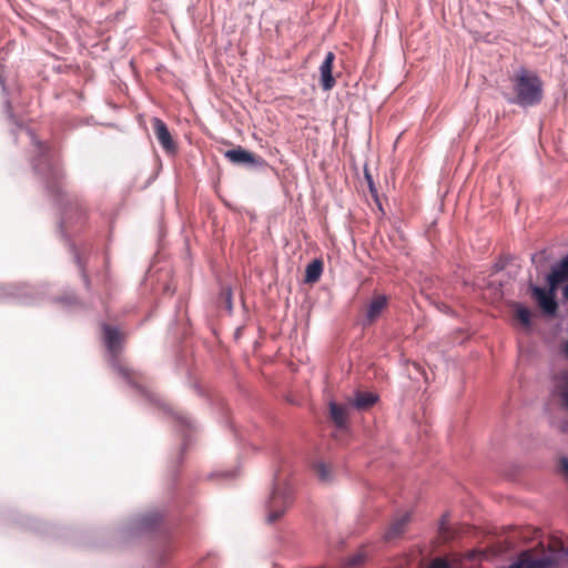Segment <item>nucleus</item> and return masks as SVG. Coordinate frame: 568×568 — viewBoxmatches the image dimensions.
I'll return each instance as SVG.
<instances>
[{"label": "nucleus", "mask_w": 568, "mask_h": 568, "mask_svg": "<svg viewBox=\"0 0 568 568\" xmlns=\"http://www.w3.org/2000/svg\"><path fill=\"white\" fill-rule=\"evenodd\" d=\"M551 270L559 275L564 280V282L568 281V253L555 265H552Z\"/></svg>", "instance_id": "nucleus-20"}, {"label": "nucleus", "mask_w": 568, "mask_h": 568, "mask_svg": "<svg viewBox=\"0 0 568 568\" xmlns=\"http://www.w3.org/2000/svg\"><path fill=\"white\" fill-rule=\"evenodd\" d=\"M314 469H315L317 478L322 483H329L332 480V471L325 463H323V462L316 463L314 466Z\"/></svg>", "instance_id": "nucleus-19"}, {"label": "nucleus", "mask_w": 568, "mask_h": 568, "mask_svg": "<svg viewBox=\"0 0 568 568\" xmlns=\"http://www.w3.org/2000/svg\"><path fill=\"white\" fill-rule=\"evenodd\" d=\"M103 329V343L106 348L108 362L113 367V369L118 373V375L132 388L134 389L142 398L145 400L160 405L165 412L172 415L175 420V427L183 436L182 447L179 453V463L182 462L183 453L186 449L190 435L192 432L196 429L195 422L189 417L187 415L181 412H173L165 404L160 403V400L155 397V395L149 390L144 385V376L130 367H128L122 358V343L123 335L119 332L116 327H113L108 324L102 325Z\"/></svg>", "instance_id": "nucleus-2"}, {"label": "nucleus", "mask_w": 568, "mask_h": 568, "mask_svg": "<svg viewBox=\"0 0 568 568\" xmlns=\"http://www.w3.org/2000/svg\"><path fill=\"white\" fill-rule=\"evenodd\" d=\"M429 568H454V566L448 559L436 557L430 561Z\"/></svg>", "instance_id": "nucleus-24"}, {"label": "nucleus", "mask_w": 568, "mask_h": 568, "mask_svg": "<svg viewBox=\"0 0 568 568\" xmlns=\"http://www.w3.org/2000/svg\"><path fill=\"white\" fill-rule=\"evenodd\" d=\"M528 290L531 294V297L535 300L546 316L554 317L557 314L558 302L546 292L545 287L529 282Z\"/></svg>", "instance_id": "nucleus-8"}, {"label": "nucleus", "mask_w": 568, "mask_h": 568, "mask_svg": "<svg viewBox=\"0 0 568 568\" xmlns=\"http://www.w3.org/2000/svg\"><path fill=\"white\" fill-rule=\"evenodd\" d=\"M168 552H169V546L168 545H162L156 550L154 556H155V559H156L159 566L164 565Z\"/></svg>", "instance_id": "nucleus-25"}, {"label": "nucleus", "mask_w": 568, "mask_h": 568, "mask_svg": "<svg viewBox=\"0 0 568 568\" xmlns=\"http://www.w3.org/2000/svg\"><path fill=\"white\" fill-rule=\"evenodd\" d=\"M565 554L568 556V547L565 549Z\"/></svg>", "instance_id": "nucleus-33"}, {"label": "nucleus", "mask_w": 568, "mask_h": 568, "mask_svg": "<svg viewBox=\"0 0 568 568\" xmlns=\"http://www.w3.org/2000/svg\"><path fill=\"white\" fill-rule=\"evenodd\" d=\"M564 297L568 300V284L562 290Z\"/></svg>", "instance_id": "nucleus-30"}, {"label": "nucleus", "mask_w": 568, "mask_h": 568, "mask_svg": "<svg viewBox=\"0 0 568 568\" xmlns=\"http://www.w3.org/2000/svg\"><path fill=\"white\" fill-rule=\"evenodd\" d=\"M153 129L154 134L163 150L169 153L173 154L176 152V144L173 141V138L169 131L168 125L159 118L153 119Z\"/></svg>", "instance_id": "nucleus-10"}, {"label": "nucleus", "mask_w": 568, "mask_h": 568, "mask_svg": "<svg viewBox=\"0 0 568 568\" xmlns=\"http://www.w3.org/2000/svg\"><path fill=\"white\" fill-rule=\"evenodd\" d=\"M564 399L566 405L568 406V392L564 394Z\"/></svg>", "instance_id": "nucleus-31"}, {"label": "nucleus", "mask_w": 568, "mask_h": 568, "mask_svg": "<svg viewBox=\"0 0 568 568\" xmlns=\"http://www.w3.org/2000/svg\"><path fill=\"white\" fill-rule=\"evenodd\" d=\"M439 529L442 530L443 534H446L447 530H448V528L445 526L444 518L440 521V528Z\"/></svg>", "instance_id": "nucleus-29"}, {"label": "nucleus", "mask_w": 568, "mask_h": 568, "mask_svg": "<svg viewBox=\"0 0 568 568\" xmlns=\"http://www.w3.org/2000/svg\"><path fill=\"white\" fill-rule=\"evenodd\" d=\"M43 290L29 284H0V301L12 300L21 304L31 305L43 298Z\"/></svg>", "instance_id": "nucleus-5"}, {"label": "nucleus", "mask_w": 568, "mask_h": 568, "mask_svg": "<svg viewBox=\"0 0 568 568\" xmlns=\"http://www.w3.org/2000/svg\"><path fill=\"white\" fill-rule=\"evenodd\" d=\"M365 560V557L364 555L362 554H355L353 555L349 559H348V562L347 565L351 566V567H356V566H359L361 564H363Z\"/></svg>", "instance_id": "nucleus-26"}, {"label": "nucleus", "mask_w": 568, "mask_h": 568, "mask_svg": "<svg viewBox=\"0 0 568 568\" xmlns=\"http://www.w3.org/2000/svg\"><path fill=\"white\" fill-rule=\"evenodd\" d=\"M559 470L565 474L568 479V458L561 457L559 460Z\"/></svg>", "instance_id": "nucleus-27"}, {"label": "nucleus", "mask_w": 568, "mask_h": 568, "mask_svg": "<svg viewBox=\"0 0 568 568\" xmlns=\"http://www.w3.org/2000/svg\"><path fill=\"white\" fill-rule=\"evenodd\" d=\"M365 179H366V181H367V184H368L369 191H371L372 193H376V189H375V185H374L373 178H372L371 173H369L367 170H365Z\"/></svg>", "instance_id": "nucleus-28"}, {"label": "nucleus", "mask_w": 568, "mask_h": 568, "mask_svg": "<svg viewBox=\"0 0 568 568\" xmlns=\"http://www.w3.org/2000/svg\"><path fill=\"white\" fill-rule=\"evenodd\" d=\"M387 305V296L384 294H378L373 296L369 302L366 311V321L368 323L374 322L383 312V310Z\"/></svg>", "instance_id": "nucleus-13"}, {"label": "nucleus", "mask_w": 568, "mask_h": 568, "mask_svg": "<svg viewBox=\"0 0 568 568\" xmlns=\"http://www.w3.org/2000/svg\"><path fill=\"white\" fill-rule=\"evenodd\" d=\"M335 60V54L333 52H327L321 67V84L323 90L328 91L334 88L336 81L333 77V64Z\"/></svg>", "instance_id": "nucleus-11"}, {"label": "nucleus", "mask_w": 568, "mask_h": 568, "mask_svg": "<svg viewBox=\"0 0 568 568\" xmlns=\"http://www.w3.org/2000/svg\"><path fill=\"white\" fill-rule=\"evenodd\" d=\"M410 521V514L405 513L397 517L387 528L384 534L386 540H393L399 537L404 531L408 523Z\"/></svg>", "instance_id": "nucleus-12"}, {"label": "nucleus", "mask_w": 568, "mask_h": 568, "mask_svg": "<svg viewBox=\"0 0 568 568\" xmlns=\"http://www.w3.org/2000/svg\"><path fill=\"white\" fill-rule=\"evenodd\" d=\"M519 568H557V560L552 556L534 558L529 550H524L517 558Z\"/></svg>", "instance_id": "nucleus-9"}, {"label": "nucleus", "mask_w": 568, "mask_h": 568, "mask_svg": "<svg viewBox=\"0 0 568 568\" xmlns=\"http://www.w3.org/2000/svg\"><path fill=\"white\" fill-rule=\"evenodd\" d=\"M322 273L323 262L315 258L306 265L304 282L310 284L315 283L320 280Z\"/></svg>", "instance_id": "nucleus-16"}, {"label": "nucleus", "mask_w": 568, "mask_h": 568, "mask_svg": "<svg viewBox=\"0 0 568 568\" xmlns=\"http://www.w3.org/2000/svg\"><path fill=\"white\" fill-rule=\"evenodd\" d=\"M514 308L516 311V317L526 327L531 325V312L528 307L520 303H515Z\"/></svg>", "instance_id": "nucleus-18"}, {"label": "nucleus", "mask_w": 568, "mask_h": 568, "mask_svg": "<svg viewBox=\"0 0 568 568\" xmlns=\"http://www.w3.org/2000/svg\"><path fill=\"white\" fill-rule=\"evenodd\" d=\"M4 112L8 119L16 125V128L11 130L12 135L17 139L19 132H23L30 141V163L34 175L44 185L47 193L57 204L63 205L65 202L61 213L59 230L68 242L69 250L88 287L90 282L84 270L81 252L77 248L75 244L71 242V236L80 231L84 224L85 210L78 199L70 197L63 191V172L60 166L59 150L53 144L40 141L31 129L26 128L12 112V106L9 101L4 103Z\"/></svg>", "instance_id": "nucleus-1"}, {"label": "nucleus", "mask_w": 568, "mask_h": 568, "mask_svg": "<svg viewBox=\"0 0 568 568\" xmlns=\"http://www.w3.org/2000/svg\"><path fill=\"white\" fill-rule=\"evenodd\" d=\"M220 298L225 304V308L229 313H232L233 311V303H232V290L230 286H223L220 293Z\"/></svg>", "instance_id": "nucleus-21"}, {"label": "nucleus", "mask_w": 568, "mask_h": 568, "mask_svg": "<svg viewBox=\"0 0 568 568\" xmlns=\"http://www.w3.org/2000/svg\"><path fill=\"white\" fill-rule=\"evenodd\" d=\"M240 474L239 468L230 469V470H222V471H214L210 475V478H221L223 480H232L237 477Z\"/></svg>", "instance_id": "nucleus-22"}, {"label": "nucleus", "mask_w": 568, "mask_h": 568, "mask_svg": "<svg viewBox=\"0 0 568 568\" xmlns=\"http://www.w3.org/2000/svg\"><path fill=\"white\" fill-rule=\"evenodd\" d=\"M181 307H182V303L180 302V304L176 306L178 312L180 311Z\"/></svg>", "instance_id": "nucleus-32"}, {"label": "nucleus", "mask_w": 568, "mask_h": 568, "mask_svg": "<svg viewBox=\"0 0 568 568\" xmlns=\"http://www.w3.org/2000/svg\"><path fill=\"white\" fill-rule=\"evenodd\" d=\"M378 400V395L371 392H355L352 400V406L358 410H365L375 405Z\"/></svg>", "instance_id": "nucleus-14"}, {"label": "nucleus", "mask_w": 568, "mask_h": 568, "mask_svg": "<svg viewBox=\"0 0 568 568\" xmlns=\"http://www.w3.org/2000/svg\"><path fill=\"white\" fill-rule=\"evenodd\" d=\"M163 516L158 511H149L133 516L122 529L125 537H135L153 531L162 521Z\"/></svg>", "instance_id": "nucleus-6"}, {"label": "nucleus", "mask_w": 568, "mask_h": 568, "mask_svg": "<svg viewBox=\"0 0 568 568\" xmlns=\"http://www.w3.org/2000/svg\"><path fill=\"white\" fill-rule=\"evenodd\" d=\"M54 302L62 304L63 306H71L78 303V297L73 292H69L64 295L54 298Z\"/></svg>", "instance_id": "nucleus-23"}, {"label": "nucleus", "mask_w": 568, "mask_h": 568, "mask_svg": "<svg viewBox=\"0 0 568 568\" xmlns=\"http://www.w3.org/2000/svg\"><path fill=\"white\" fill-rule=\"evenodd\" d=\"M294 500L293 488L288 481L282 479L278 474L274 475L271 494L266 500V521L276 523L292 506Z\"/></svg>", "instance_id": "nucleus-4"}, {"label": "nucleus", "mask_w": 568, "mask_h": 568, "mask_svg": "<svg viewBox=\"0 0 568 568\" xmlns=\"http://www.w3.org/2000/svg\"><path fill=\"white\" fill-rule=\"evenodd\" d=\"M224 156L232 164L244 165L248 169L264 170L268 168V163L262 156L255 155L242 146L225 151Z\"/></svg>", "instance_id": "nucleus-7"}, {"label": "nucleus", "mask_w": 568, "mask_h": 568, "mask_svg": "<svg viewBox=\"0 0 568 568\" xmlns=\"http://www.w3.org/2000/svg\"><path fill=\"white\" fill-rule=\"evenodd\" d=\"M347 407L338 405L335 402L329 403V413L333 422L338 428H343L347 423Z\"/></svg>", "instance_id": "nucleus-15"}, {"label": "nucleus", "mask_w": 568, "mask_h": 568, "mask_svg": "<svg viewBox=\"0 0 568 568\" xmlns=\"http://www.w3.org/2000/svg\"><path fill=\"white\" fill-rule=\"evenodd\" d=\"M510 82L514 94L505 95L509 104L527 109L536 106L542 101V81L535 71L519 67L510 77Z\"/></svg>", "instance_id": "nucleus-3"}, {"label": "nucleus", "mask_w": 568, "mask_h": 568, "mask_svg": "<svg viewBox=\"0 0 568 568\" xmlns=\"http://www.w3.org/2000/svg\"><path fill=\"white\" fill-rule=\"evenodd\" d=\"M546 282H547V287H545L546 292L551 297L557 300V291L559 288V285L565 283L564 280L561 277H559V275L551 270L550 273H548L546 276Z\"/></svg>", "instance_id": "nucleus-17"}]
</instances>
